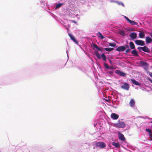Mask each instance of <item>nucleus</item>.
<instances>
[{
	"instance_id": "nucleus-21",
	"label": "nucleus",
	"mask_w": 152,
	"mask_h": 152,
	"mask_svg": "<svg viewBox=\"0 0 152 152\" xmlns=\"http://www.w3.org/2000/svg\"><path fill=\"white\" fill-rule=\"evenodd\" d=\"M140 64L142 65V66H148V64L147 62L142 61H140Z\"/></svg>"
},
{
	"instance_id": "nucleus-7",
	"label": "nucleus",
	"mask_w": 152,
	"mask_h": 152,
	"mask_svg": "<svg viewBox=\"0 0 152 152\" xmlns=\"http://www.w3.org/2000/svg\"><path fill=\"white\" fill-rule=\"evenodd\" d=\"M118 134L119 139L120 140L122 141H124L125 140V138L123 134L119 132H118Z\"/></svg>"
},
{
	"instance_id": "nucleus-8",
	"label": "nucleus",
	"mask_w": 152,
	"mask_h": 152,
	"mask_svg": "<svg viewBox=\"0 0 152 152\" xmlns=\"http://www.w3.org/2000/svg\"><path fill=\"white\" fill-rule=\"evenodd\" d=\"M116 50L119 52H123L125 50V48L124 46H121L117 48Z\"/></svg>"
},
{
	"instance_id": "nucleus-28",
	"label": "nucleus",
	"mask_w": 152,
	"mask_h": 152,
	"mask_svg": "<svg viewBox=\"0 0 152 152\" xmlns=\"http://www.w3.org/2000/svg\"><path fill=\"white\" fill-rule=\"evenodd\" d=\"M115 3H117L119 5H121L123 7H124V4H123V3L121 2H119V1H115Z\"/></svg>"
},
{
	"instance_id": "nucleus-3",
	"label": "nucleus",
	"mask_w": 152,
	"mask_h": 152,
	"mask_svg": "<svg viewBox=\"0 0 152 152\" xmlns=\"http://www.w3.org/2000/svg\"><path fill=\"white\" fill-rule=\"evenodd\" d=\"M121 88L124 90L128 91L129 90V86L128 83H124L123 85L121 86Z\"/></svg>"
},
{
	"instance_id": "nucleus-41",
	"label": "nucleus",
	"mask_w": 152,
	"mask_h": 152,
	"mask_svg": "<svg viewBox=\"0 0 152 152\" xmlns=\"http://www.w3.org/2000/svg\"><path fill=\"white\" fill-rule=\"evenodd\" d=\"M149 136L150 137H151V138H152V134H151H151H150Z\"/></svg>"
},
{
	"instance_id": "nucleus-27",
	"label": "nucleus",
	"mask_w": 152,
	"mask_h": 152,
	"mask_svg": "<svg viewBox=\"0 0 152 152\" xmlns=\"http://www.w3.org/2000/svg\"><path fill=\"white\" fill-rule=\"evenodd\" d=\"M119 33L122 36H124L125 35V33L124 32L121 30H120L119 31Z\"/></svg>"
},
{
	"instance_id": "nucleus-15",
	"label": "nucleus",
	"mask_w": 152,
	"mask_h": 152,
	"mask_svg": "<svg viewBox=\"0 0 152 152\" xmlns=\"http://www.w3.org/2000/svg\"><path fill=\"white\" fill-rule=\"evenodd\" d=\"M142 50L147 53H149L150 52V49L146 46H145L143 47Z\"/></svg>"
},
{
	"instance_id": "nucleus-11",
	"label": "nucleus",
	"mask_w": 152,
	"mask_h": 152,
	"mask_svg": "<svg viewBox=\"0 0 152 152\" xmlns=\"http://www.w3.org/2000/svg\"><path fill=\"white\" fill-rule=\"evenodd\" d=\"M111 117L113 119L116 120L118 118L119 116L115 113H113L111 114Z\"/></svg>"
},
{
	"instance_id": "nucleus-29",
	"label": "nucleus",
	"mask_w": 152,
	"mask_h": 152,
	"mask_svg": "<svg viewBox=\"0 0 152 152\" xmlns=\"http://www.w3.org/2000/svg\"><path fill=\"white\" fill-rule=\"evenodd\" d=\"M116 45V44L114 43L113 44H112L111 43H110L109 44V46H110L113 47L115 46Z\"/></svg>"
},
{
	"instance_id": "nucleus-44",
	"label": "nucleus",
	"mask_w": 152,
	"mask_h": 152,
	"mask_svg": "<svg viewBox=\"0 0 152 152\" xmlns=\"http://www.w3.org/2000/svg\"><path fill=\"white\" fill-rule=\"evenodd\" d=\"M151 140H152V138H151Z\"/></svg>"
},
{
	"instance_id": "nucleus-2",
	"label": "nucleus",
	"mask_w": 152,
	"mask_h": 152,
	"mask_svg": "<svg viewBox=\"0 0 152 152\" xmlns=\"http://www.w3.org/2000/svg\"><path fill=\"white\" fill-rule=\"evenodd\" d=\"M96 146L101 148H104L106 146L105 143L103 142H97L96 143Z\"/></svg>"
},
{
	"instance_id": "nucleus-1",
	"label": "nucleus",
	"mask_w": 152,
	"mask_h": 152,
	"mask_svg": "<svg viewBox=\"0 0 152 152\" xmlns=\"http://www.w3.org/2000/svg\"><path fill=\"white\" fill-rule=\"evenodd\" d=\"M115 125L116 127L118 128H124L125 126L126 125L124 122L118 120L115 124Z\"/></svg>"
},
{
	"instance_id": "nucleus-23",
	"label": "nucleus",
	"mask_w": 152,
	"mask_h": 152,
	"mask_svg": "<svg viewBox=\"0 0 152 152\" xmlns=\"http://www.w3.org/2000/svg\"><path fill=\"white\" fill-rule=\"evenodd\" d=\"M95 53L96 56L99 58L100 59L101 58L100 55L99 53L97 51H96L95 52Z\"/></svg>"
},
{
	"instance_id": "nucleus-39",
	"label": "nucleus",
	"mask_w": 152,
	"mask_h": 152,
	"mask_svg": "<svg viewBox=\"0 0 152 152\" xmlns=\"http://www.w3.org/2000/svg\"><path fill=\"white\" fill-rule=\"evenodd\" d=\"M109 62L110 63V64H112V62L109 59Z\"/></svg>"
},
{
	"instance_id": "nucleus-45",
	"label": "nucleus",
	"mask_w": 152,
	"mask_h": 152,
	"mask_svg": "<svg viewBox=\"0 0 152 152\" xmlns=\"http://www.w3.org/2000/svg\"><path fill=\"white\" fill-rule=\"evenodd\" d=\"M151 127H152V125H151Z\"/></svg>"
},
{
	"instance_id": "nucleus-5",
	"label": "nucleus",
	"mask_w": 152,
	"mask_h": 152,
	"mask_svg": "<svg viewBox=\"0 0 152 152\" xmlns=\"http://www.w3.org/2000/svg\"><path fill=\"white\" fill-rule=\"evenodd\" d=\"M68 35L71 38V39H72L73 42H74L75 43L77 44H78V42L77 41L75 38L72 34L70 33H69Z\"/></svg>"
},
{
	"instance_id": "nucleus-42",
	"label": "nucleus",
	"mask_w": 152,
	"mask_h": 152,
	"mask_svg": "<svg viewBox=\"0 0 152 152\" xmlns=\"http://www.w3.org/2000/svg\"><path fill=\"white\" fill-rule=\"evenodd\" d=\"M113 73V72H110V74H112Z\"/></svg>"
},
{
	"instance_id": "nucleus-46",
	"label": "nucleus",
	"mask_w": 152,
	"mask_h": 152,
	"mask_svg": "<svg viewBox=\"0 0 152 152\" xmlns=\"http://www.w3.org/2000/svg\"><path fill=\"white\" fill-rule=\"evenodd\" d=\"M151 123H152V122H151Z\"/></svg>"
},
{
	"instance_id": "nucleus-9",
	"label": "nucleus",
	"mask_w": 152,
	"mask_h": 152,
	"mask_svg": "<svg viewBox=\"0 0 152 152\" xmlns=\"http://www.w3.org/2000/svg\"><path fill=\"white\" fill-rule=\"evenodd\" d=\"M129 80L131 81L132 83L135 85L139 86H140V83L134 79H131L130 80Z\"/></svg>"
},
{
	"instance_id": "nucleus-20",
	"label": "nucleus",
	"mask_w": 152,
	"mask_h": 152,
	"mask_svg": "<svg viewBox=\"0 0 152 152\" xmlns=\"http://www.w3.org/2000/svg\"><path fill=\"white\" fill-rule=\"evenodd\" d=\"M112 144L116 148H119L120 147V145L118 143L113 142L112 143Z\"/></svg>"
},
{
	"instance_id": "nucleus-19",
	"label": "nucleus",
	"mask_w": 152,
	"mask_h": 152,
	"mask_svg": "<svg viewBox=\"0 0 152 152\" xmlns=\"http://www.w3.org/2000/svg\"><path fill=\"white\" fill-rule=\"evenodd\" d=\"M128 22L130 24L132 25H137V22L131 20H130L129 21H128Z\"/></svg>"
},
{
	"instance_id": "nucleus-26",
	"label": "nucleus",
	"mask_w": 152,
	"mask_h": 152,
	"mask_svg": "<svg viewBox=\"0 0 152 152\" xmlns=\"http://www.w3.org/2000/svg\"><path fill=\"white\" fill-rule=\"evenodd\" d=\"M101 57L104 61H106L107 58L104 54H102L101 55Z\"/></svg>"
},
{
	"instance_id": "nucleus-37",
	"label": "nucleus",
	"mask_w": 152,
	"mask_h": 152,
	"mask_svg": "<svg viewBox=\"0 0 152 152\" xmlns=\"http://www.w3.org/2000/svg\"><path fill=\"white\" fill-rule=\"evenodd\" d=\"M71 21L72 22L74 23L75 24H77V22L75 20H71Z\"/></svg>"
},
{
	"instance_id": "nucleus-17",
	"label": "nucleus",
	"mask_w": 152,
	"mask_h": 152,
	"mask_svg": "<svg viewBox=\"0 0 152 152\" xmlns=\"http://www.w3.org/2000/svg\"><path fill=\"white\" fill-rule=\"evenodd\" d=\"M131 53L134 56L137 57L139 56L138 53L136 50H132L131 52Z\"/></svg>"
},
{
	"instance_id": "nucleus-25",
	"label": "nucleus",
	"mask_w": 152,
	"mask_h": 152,
	"mask_svg": "<svg viewBox=\"0 0 152 152\" xmlns=\"http://www.w3.org/2000/svg\"><path fill=\"white\" fill-rule=\"evenodd\" d=\"M63 4V3H58V4H57L56 5V6L55 8V9H58Z\"/></svg>"
},
{
	"instance_id": "nucleus-22",
	"label": "nucleus",
	"mask_w": 152,
	"mask_h": 152,
	"mask_svg": "<svg viewBox=\"0 0 152 152\" xmlns=\"http://www.w3.org/2000/svg\"><path fill=\"white\" fill-rule=\"evenodd\" d=\"M97 35L100 38L102 39H103L104 38V37L100 32H98L97 33Z\"/></svg>"
},
{
	"instance_id": "nucleus-32",
	"label": "nucleus",
	"mask_w": 152,
	"mask_h": 152,
	"mask_svg": "<svg viewBox=\"0 0 152 152\" xmlns=\"http://www.w3.org/2000/svg\"><path fill=\"white\" fill-rule=\"evenodd\" d=\"M104 64L105 67V68H107V69H108V68H109V66L107 64H106L105 63H104Z\"/></svg>"
},
{
	"instance_id": "nucleus-12",
	"label": "nucleus",
	"mask_w": 152,
	"mask_h": 152,
	"mask_svg": "<svg viewBox=\"0 0 152 152\" xmlns=\"http://www.w3.org/2000/svg\"><path fill=\"white\" fill-rule=\"evenodd\" d=\"M145 41L146 43L148 44L152 42V39L149 37H147L146 38Z\"/></svg>"
},
{
	"instance_id": "nucleus-34",
	"label": "nucleus",
	"mask_w": 152,
	"mask_h": 152,
	"mask_svg": "<svg viewBox=\"0 0 152 152\" xmlns=\"http://www.w3.org/2000/svg\"><path fill=\"white\" fill-rule=\"evenodd\" d=\"M124 47L125 48V49L126 48L129 49V45H126L124 46Z\"/></svg>"
},
{
	"instance_id": "nucleus-24",
	"label": "nucleus",
	"mask_w": 152,
	"mask_h": 152,
	"mask_svg": "<svg viewBox=\"0 0 152 152\" xmlns=\"http://www.w3.org/2000/svg\"><path fill=\"white\" fill-rule=\"evenodd\" d=\"M105 50L107 51H110L113 50V48H104Z\"/></svg>"
},
{
	"instance_id": "nucleus-33",
	"label": "nucleus",
	"mask_w": 152,
	"mask_h": 152,
	"mask_svg": "<svg viewBox=\"0 0 152 152\" xmlns=\"http://www.w3.org/2000/svg\"><path fill=\"white\" fill-rule=\"evenodd\" d=\"M114 69V68L113 66H109V68H108V69Z\"/></svg>"
},
{
	"instance_id": "nucleus-6",
	"label": "nucleus",
	"mask_w": 152,
	"mask_h": 152,
	"mask_svg": "<svg viewBox=\"0 0 152 152\" xmlns=\"http://www.w3.org/2000/svg\"><path fill=\"white\" fill-rule=\"evenodd\" d=\"M115 73L121 76L124 77L126 76V74L124 73L121 72L119 70H116L115 71Z\"/></svg>"
},
{
	"instance_id": "nucleus-43",
	"label": "nucleus",
	"mask_w": 152,
	"mask_h": 152,
	"mask_svg": "<svg viewBox=\"0 0 152 152\" xmlns=\"http://www.w3.org/2000/svg\"><path fill=\"white\" fill-rule=\"evenodd\" d=\"M149 80L152 83V80H151L150 79Z\"/></svg>"
},
{
	"instance_id": "nucleus-36",
	"label": "nucleus",
	"mask_w": 152,
	"mask_h": 152,
	"mask_svg": "<svg viewBox=\"0 0 152 152\" xmlns=\"http://www.w3.org/2000/svg\"><path fill=\"white\" fill-rule=\"evenodd\" d=\"M124 18H125L126 19V20L127 21H129V20L130 19H129V18H127V17H126V16H124Z\"/></svg>"
},
{
	"instance_id": "nucleus-18",
	"label": "nucleus",
	"mask_w": 152,
	"mask_h": 152,
	"mask_svg": "<svg viewBox=\"0 0 152 152\" xmlns=\"http://www.w3.org/2000/svg\"><path fill=\"white\" fill-rule=\"evenodd\" d=\"M129 46L132 49H135V47L133 43L131 42L129 43Z\"/></svg>"
},
{
	"instance_id": "nucleus-30",
	"label": "nucleus",
	"mask_w": 152,
	"mask_h": 152,
	"mask_svg": "<svg viewBox=\"0 0 152 152\" xmlns=\"http://www.w3.org/2000/svg\"><path fill=\"white\" fill-rule=\"evenodd\" d=\"M146 131L147 132H148L149 133V134L151 133L152 131L150 129H146Z\"/></svg>"
},
{
	"instance_id": "nucleus-10",
	"label": "nucleus",
	"mask_w": 152,
	"mask_h": 152,
	"mask_svg": "<svg viewBox=\"0 0 152 152\" xmlns=\"http://www.w3.org/2000/svg\"><path fill=\"white\" fill-rule=\"evenodd\" d=\"M129 36L132 39H134L136 38L137 34L136 33L132 32L129 34Z\"/></svg>"
},
{
	"instance_id": "nucleus-4",
	"label": "nucleus",
	"mask_w": 152,
	"mask_h": 152,
	"mask_svg": "<svg viewBox=\"0 0 152 152\" xmlns=\"http://www.w3.org/2000/svg\"><path fill=\"white\" fill-rule=\"evenodd\" d=\"M135 43L138 45L143 46L145 45V42L142 40H137L135 41Z\"/></svg>"
},
{
	"instance_id": "nucleus-40",
	"label": "nucleus",
	"mask_w": 152,
	"mask_h": 152,
	"mask_svg": "<svg viewBox=\"0 0 152 152\" xmlns=\"http://www.w3.org/2000/svg\"><path fill=\"white\" fill-rule=\"evenodd\" d=\"M150 36L151 37H152V32L151 33H150Z\"/></svg>"
},
{
	"instance_id": "nucleus-14",
	"label": "nucleus",
	"mask_w": 152,
	"mask_h": 152,
	"mask_svg": "<svg viewBox=\"0 0 152 152\" xmlns=\"http://www.w3.org/2000/svg\"><path fill=\"white\" fill-rule=\"evenodd\" d=\"M129 104L131 107H134L135 104V101L134 99H131L129 102Z\"/></svg>"
},
{
	"instance_id": "nucleus-35",
	"label": "nucleus",
	"mask_w": 152,
	"mask_h": 152,
	"mask_svg": "<svg viewBox=\"0 0 152 152\" xmlns=\"http://www.w3.org/2000/svg\"><path fill=\"white\" fill-rule=\"evenodd\" d=\"M143 47H138L137 49L140 50H142Z\"/></svg>"
},
{
	"instance_id": "nucleus-38",
	"label": "nucleus",
	"mask_w": 152,
	"mask_h": 152,
	"mask_svg": "<svg viewBox=\"0 0 152 152\" xmlns=\"http://www.w3.org/2000/svg\"><path fill=\"white\" fill-rule=\"evenodd\" d=\"M149 75L152 77V72H149Z\"/></svg>"
},
{
	"instance_id": "nucleus-16",
	"label": "nucleus",
	"mask_w": 152,
	"mask_h": 152,
	"mask_svg": "<svg viewBox=\"0 0 152 152\" xmlns=\"http://www.w3.org/2000/svg\"><path fill=\"white\" fill-rule=\"evenodd\" d=\"M139 37L141 38H143L144 37L145 34L143 31H140L139 34Z\"/></svg>"
},
{
	"instance_id": "nucleus-13",
	"label": "nucleus",
	"mask_w": 152,
	"mask_h": 152,
	"mask_svg": "<svg viewBox=\"0 0 152 152\" xmlns=\"http://www.w3.org/2000/svg\"><path fill=\"white\" fill-rule=\"evenodd\" d=\"M92 47L94 49H96L102 52L100 48H99L96 44H93Z\"/></svg>"
},
{
	"instance_id": "nucleus-31",
	"label": "nucleus",
	"mask_w": 152,
	"mask_h": 152,
	"mask_svg": "<svg viewBox=\"0 0 152 152\" xmlns=\"http://www.w3.org/2000/svg\"><path fill=\"white\" fill-rule=\"evenodd\" d=\"M131 50L129 48V49H127L126 51H125V54H127L128 53H129Z\"/></svg>"
}]
</instances>
